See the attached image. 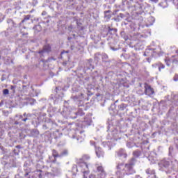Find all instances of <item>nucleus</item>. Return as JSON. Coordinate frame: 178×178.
<instances>
[{"mask_svg":"<svg viewBox=\"0 0 178 178\" xmlns=\"http://www.w3.org/2000/svg\"><path fill=\"white\" fill-rule=\"evenodd\" d=\"M137 160L136 158H132L128 164L124 165L123 163H119L117 165L116 175L118 177L122 178L126 175H134L136 170L133 167L136 165Z\"/></svg>","mask_w":178,"mask_h":178,"instance_id":"f257e3e1","label":"nucleus"},{"mask_svg":"<svg viewBox=\"0 0 178 178\" xmlns=\"http://www.w3.org/2000/svg\"><path fill=\"white\" fill-rule=\"evenodd\" d=\"M90 156L88 154H85L82 156L81 162L78 164V167L74 166L73 169L76 168V172H79V170H81L82 173H83V178H87V176H88V173H90V171L88 170V164L86 162L87 161H90Z\"/></svg>","mask_w":178,"mask_h":178,"instance_id":"f03ea898","label":"nucleus"},{"mask_svg":"<svg viewBox=\"0 0 178 178\" xmlns=\"http://www.w3.org/2000/svg\"><path fill=\"white\" fill-rule=\"evenodd\" d=\"M133 1L131 0H122V5L126 6L127 8L137 13V15L141 13L143 10V6L139 3L133 4Z\"/></svg>","mask_w":178,"mask_h":178,"instance_id":"7ed1b4c3","label":"nucleus"},{"mask_svg":"<svg viewBox=\"0 0 178 178\" xmlns=\"http://www.w3.org/2000/svg\"><path fill=\"white\" fill-rule=\"evenodd\" d=\"M159 165L161 168V170L166 172V173H169L172 169L171 165L172 162H170L169 160L163 159L160 161Z\"/></svg>","mask_w":178,"mask_h":178,"instance_id":"20e7f679","label":"nucleus"},{"mask_svg":"<svg viewBox=\"0 0 178 178\" xmlns=\"http://www.w3.org/2000/svg\"><path fill=\"white\" fill-rule=\"evenodd\" d=\"M165 63L168 66H172V65L178 64V54L172 56L171 57H167L165 58Z\"/></svg>","mask_w":178,"mask_h":178,"instance_id":"39448f33","label":"nucleus"},{"mask_svg":"<svg viewBox=\"0 0 178 178\" xmlns=\"http://www.w3.org/2000/svg\"><path fill=\"white\" fill-rule=\"evenodd\" d=\"M52 172H47L45 175L48 178H54L55 176H58L60 173V169L58 168H53L51 169Z\"/></svg>","mask_w":178,"mask_h":178,"instance_id":"423d86ee","label":"nucleus"},{"mask_svg":"<svg viewBox=\"0 0 178 178\" xmlns=\"http://www.w3.org/2000/svg\"><path fill=\"white\" fill-rule=\"evenodd\" d=\"M17 118H18V119L19 120H22V122H27V120H29V118H31V114L30 113H24L23 114V115H17Z\"/></svg>","mask_w":178,"mask_h":178,"instance_id":"0eeeda50","label":"nucleus"},{"mask_svg":"<svg viewBox=\"0 0 178 178\" xmlns=\"http://www.w3.org/2000/svg\"><path fill=\"white\" fill-rule=\"evenodd\" d=\"M155 49H147L144 53V56H155Z\"/></svg>","mask_w":178,"mask_h":178,"instance_id":"6e6552de","label":"nucleus"},{"mask_svg":"<svg viewBox=\"0 0 178 178\" xmlns=\"http://www.w3.org/2000/svg\"><path fill=\"white\" fill-rule=\"evenodd\" d=\"M145 90L146 95H152L154 94V89L148 84L145 85Z\"/></svg>","mask_w":178,"mask_h":178,"instance_id":"1a4fd4ad","label":"nucleus"},{"mask_svg":"<svg viewBox=\"0 0 178 178\" xmlns=\"http://www.w3.org/2000/svg\"><path fill=\"white\" fill-rule=\"evenodd\" d=\"M146 173L147 175V178H155V170L148 168L146 170Z\"/></svg>","mask_w":178,"mask_h":178,"instance_id":"9d476101","label":"nucleus"},{"mask_svg":"<svg viewBox=\"0 0 178 178\" xmlns=\"http://www.w3.org/2000/svg\"><path fill=\"white\" fill-rule=\"evenodd\" d=\"M95 152L97 158H104V151L101 147H97L95 149Z\"/></svg>","mask_w":178,"mask_h":178,"instance_id":"9b49d317","label":"nucleus"},{"mask_svg":"<svg viewBox=\"0 0 178 178\" xmlns=\"http://www.w3.org/2000/svg\"><path fill=\"white\" fill-rule=\"evenodd\" d=\"M51 51V47L49 45H45L43 48V50L39 51L40 55H43L44 54H48V52Z\"/></svg>","mask_w":178,"mask_h":178,"instance_id":"f8f14e48","label":"nucleus"},{"mask_svg":"<svg viewBox=\"0 0 178 178\" xmlns=\"http://www.w3.org/2000/svg\"><path fill=\"white\" fill-rule=\"evenodd\" d=\"M98 175H100L101 178H105V171H104V168L102 166L97 167Z\"/></svg>","mask_w":178,"mask_h":178,"instance_id":"ddd939ff","label":"nucleus"},{"mask_svg":"<svg viewBox=\"0 0 178 178\" xmlns=\"http://www.w3.org/2000/svg\"><path fill=\"white\" fill-rule=\"evenodd\" d=\"M152 67H158L159 72H161V69H165V66L161 63L153 64Z\"/></svg>","mask_w":178,"mask_h":178,"instance_id":"4468645a","label":"nucleus"},{"mask_svg":"<svg viewBox=\"0 0 178 178\" xmlns=\"http://www.w3.org/2000/svg\"><path fill=\"white\" fill-rule=\"evenodd\" d=\"M147 22H149V24H146L147 27H148V26H152V24L155 23V18L154 17H149L147 18Z\"/></svg>","mask_w":178,"mask_h":178,"instance_id":"2eb2a0df","label":"nucleus"},{"mask_svg":"<svg viewBox=\"0 0 178 178\" xmlns=\"http://www.w3.org/2000/svg\"><path fill=\"white\" fill-rule=\"evenodd\" d=\"M118 156H124V158L127 157V154L124 152V149H120L118 152Z\"/></svg>","mask_w":178,"mask_h":178,"instance_id":"dca6fc26","label":"nucleus"},{"mask_svg":"<svg viewBox=\"0 0 178 178\" xmlns=\"http://www.w3.org/2000/svg\"><path fill=\"white\" fill-rule=\"evenodd\" d=\"M103 145L104 147H108V149H111V147H113V144H112V141L104 142Z\"/></svg>","mask_w":178,"mask_h":178,"instance_id":"f3484780","label":"nucleus"},{"mask_svg":"<svg viewBox=\"0 0 178 178\" xmlns=\"http://www.w3.org/2000/svg\"><path fill=\"white\" fill-rule=\"evenodd\" d=\"M40 134V131L38 129H33L31 131V135L32 137H38V136Z\"/></svg>","mask_w":178,"mask_h":178,"instance_id":"a211bd4d","label":"nucleus"},{"mask_svg":"<svg viewBox=\"0 0 178 178\" xmlns=\"http://www.w3.org/2000/svg\"><path fill=\"white\" fill-rule=\"evenodd\" d=\"M133 155L135 158H138L141 155V152L136 150L134 152Z\"/></svg>","mask_w":178,"mask_h":178,"instance_id":"6ab92c4d","label":"nucleus"},{"mask_svg":"<svg viewBox=\"0 0 178 178\" xmlns=\"http://www.w3.org/2000/svg\"><path fill=\"white\" fill-rule=\"evenodd\" d=\"M84 136H80V135H79L76 138V141L77 143H83V141H84Z\"/></svg>","mask_w":178,"mask_h":178,"instance_id":"aec40b11","label":"nucleus"},{"mask_svg":"<svg viewBox=\"0 0 178 178\" xmlns=\"http://www.w3.org/2000/svg\"><path fill=\"white\" fill-rule=\"evenodd\" d=\"M52 154H53V156H54V158H59L60 157V154H58V152H56V150L54 149L52 151Z\"/></svg>","mask_w":178,"mask_h":178,"instance_id":"412c9836","label":"nucleus"},{"mask_svg":"<svg viewBox=\"0 0 178 178\" xmlns=\"http://www.w3.org/2000/svg\"><path fill=\"white\" fill-rule=\"evenodd\" d=\"M68 152L67 150H64L60 154V156H66V155H67Z\"/></svg>","mask_w":178,"mask_h":178,"instance_id":"4be33fe9","label":"nucleus"},{"mask_svg":"<svg viewBox=\"0 0 178 178\" xmlns=\"http://www.w3.org/2000/svg\"><path fill=\"white\" fill-rule=\"evenodd\" d=\"M101 56H102L103 60H106V59H108V55H106V54H102L101 55Z\"/></svg>","mask_w":178,"mask_h":178,"instance_id":"5701e85b","label":"nucleus"},{"mask_svg":"<svg viewBox=\"0 0 178 178\" xmlns=\"http://www.w3.org/2000/svg\"><path fill=\"white\" fill-rule=\"evenodd\" d=\"M3 95H8V94H9V90H8V89H4V90H3Z\"/></svg>","mask_w":178,"mask_h":178,"instance_id":"b1692460","label":"nucleus"},{"mask_svg":"<svg viewBox=\"0 0 178 178\" xmlns=\"http://www.w3.org/2000/svg\"><path fill=\"white\" fill-rule=\"evenodd\" d=\"M166 1H164V2H162V3H160V6H162V8H166V6H165V5H166Z\"/></svg>","mask_w":178,"mask_h":178,"instance_id":"393cba45","label":"nucleus"},{"mask_svg":"<svg viewBox=\"0 0 178 178\" xmlns=\"http://www.w3.org/2000/svg\"><path fill=\"white\" fill-rule=\"evenodd\" d=\"M25 20H30V15H26L24 20H22V23H24Z\"/></svg>","mask_w":178,"mask_h":178,"instance_id":"a878e982","label":"nucleus"},{"mask_svg":"<svg viewBox=\"0 0 178 178\" xmlns=\"http://www.w3.org/2000/svg\"><path fill=\"white\" fill-rule=\"evenodd\" d=\"M78 116H83L84 115V113H83L82 111H79V112L76 113Z\"/></svg>","mask_w":178,"mask_h":178,"instance_id":"bb28decb","label":"nucleus"},{"mask_svg":"<svg viewBox=\"0 0 178 178\" xmlns=\"http://www.w3.org/2000/svg\"><path fill=\"white\" fill-rule=\"evenodd\" d=\"M174 81H178V74H176L173 78Z\"/></svg>","mask_w":178,"mask_h":178,"instance_id":"cd10ccee","label":"nucleus"},{"mask_svg":"<svg viewBox=\"0 0 178 178\" xmlns=\"http://www.w3.org/2000/svg\"><path fill=\"white\" fill-rule=\"evenodd\" d=\"M10 90H11L13 92H15V86H10Z\"/></svg>","mask_w":178,"mask_h":178,"instance_id":"c85d7f7f","label":"nucleus"},{"mask_svg":"<svg viewBox=\"0 0 178 178\" xmlns=\"http://www.w3.org/2000/svg\"><path fill=\"white\" fill-rule=\"evenodd\" d=\"M152 2H154V3H158L159 0H150Z\"/></svg>","mask_w":178,"mask_h":178,"instance_id":"c756f323","label":"nucleus"},{"mask_svg":"<svg viewBox=\"0 0 178 178\" xmlns=\"http://www.w3.org/2000/svg\"><path fill=\"white\" fill-rule=\"evenodd\" d=\"M45 15H47V12L43 11V12L42 13V16H45Z\"/></svg>","mask_w":178,"mask_h":178,"instance_id":"7c9ffc66","label":"nucleus"},{"mask_svg":"<svg viewBox=\"0 0 178 178\" xmlns=\"http://www.w3.org/2000/svg\"><path fill=\"white\" fill-rule=\"evenodd\" d=\"M169 151H170H170H173V147L170 146L169 147Z\"/></svg>","mask_w":178,"mask_h":178,"instance_id":"2f4dec72","label":"nucleus"},{"mask_svg":"<svg viewBox=\"0 0 178 178\" xmlns=\"http://www.w3.org/2000/svg\"><path fill=\"white\" fill-rule=\"evenodd\" d=\"M90 144H91V145H95V143L92 142V141H90Z\"/></svg>","mask_w":178,"mask_h":178,"instance_id":"473e14b6","label":"nucleus"},{"mask_svg":"<svg viewBox=\"0 0 178 178\" xmlns=\"http://www.w3.org/2000/svg\"><path fill=\"white\" fill-rule=\"evenodd\" d=\"M177 9H178V3L176 4Z\"/></svg>","mask_w":178,"mask_h":178,"instance_id":"72a5a7b5","label":"nucleus"},{"mask_svg":"<svg viewBox=\"0 0 178 178\" xmlns=\"http://www.w3.org/2000/svg\"><path fill=\"white\" fill-rule=\"evenodd\" d=\"M121 17H123V14H120Z\"/></svg>","mask_w":178,"mask_h":178,"instance_id":"f704fd0d","label":"nucleus"},{"mask_svg":"<svg viewBox=\"0 0 178 178\" xmlns=\"http://www.w3.org/2000/svg\"><path fill=\"white\" fill-rule=\"evenodd\" d=\"M174 3H175V4H176V0H174Z\"/></svg>","mask_w":178,"mask_h":178,"instance_id":"c9c22d12","label":"nucleus"},{"mask_svg":"<svg viewBox=\"0 0 178 178\" xmlns=\"http://www.w3.org/2000/svg\"><path fill=\"white\" fill-rule=\"evenodd\" d=\"M63 65H64V66H65V65H66V63H63Z\"/></svg>","mask_w":178,"mask_h":178,"instance_id":"e433bc0d","label":"nucleus"},{"mask_svg":"<svg viewBox=\"0 0 178 178\" xmlns=\"http://www.w3.org/2000/svg\"><path fill=\"white\" fill-rule=\"evenodd\" d=\"M17 148H20V146H19V145H18V146H17Z\"/></svg>","mask_w":178,"mask_h":178,"instance_id":"4c0bfd02","label":"nucleus"},{"mask_svg":"<svg viewBox=\"0 0 178 178\" xmlns=\"http://www.w3.org/2000/svg\"><path fill=\"white\" fill-rule=\"evenodd\" d=\"M43 127H47V125H43Z\"/></svg>","mask_w":178,"mask_h":178,"instance_id":"58836bf2","label":"nucleus"},{"mask_svg":"<svg viewBox=\"0 0 178 178\" xmlns=\"http://www.w3.org/2000/svg\"><path fill=\"white\" fill-rule=\"evenodd\" d=\"M176 54H178V50L176 51Z\"/></svg>","mask_w":178,"mask_h":178,"instance_id":"ea45409f","label":"nucleus"},{"mask_svg":"<svg viewBox=\"0 0 178 178\" xmlns=\"http://www.w3.org/2000/svg\"><path fill=\"white\" fill-rule=\"evenodd\" d=\"M63 54H65V53H64V52H62V53H61V55H63Z\"/></svg>","mask_w":178,"mask_h":178,"instance_id":"a19ab883","label":"nucleus"},{"mask_svg":"<svg viewBox=\"0 0 178 178\" xmlns=\"http://www.w3.org/2000/svg\"><path fill=\"white\" fill-rule=\"evenodd\" d=\"M177 29H178V22H177Z\"/></svg>","mask_w":178,"mask_h":178,"instance_id":"79ce46f5","label":"nucleus"},{"mask_svg":"<svg viewBox=\"0 0 178 178\" xmlns=\"http://www.w3.org/2000/svg\"><path fill=\"white\" fill-rule=\"evenodd\" d=\"M80 134H83V132H80Z\"/></svg>","mask_w":178,"mask_h":178,"instance_id":"37998d69","label":"nucleus"},{"mask_svg":"<svg viewBox=\"0 0 178 178\" xmlns=\"http://www.w3.org/2000/svg\"><path fill=\"white\" fill-rule=\"evenodd\" d=\"M36 27H40V26H36Z\"/></svg>","mask_w":178,"mask_h":178,"instance_id":"c03bdc74","label":"nucleus"},{"mask_svg":"<svg viewBox=\"0 0 178 178\" xmlns=\"http://www.w3.org/2000/svg\"><path fill=\"white\" fill-rule=\"evenodd\" d=\"M28 175H29V174L26 173V176H27Z\"/></svg>","mask_w":178,"mask_h":178,"instance_id":"a18cd8bd","label":"nucleus"},{"mask_svg":"<svg viewBox=\"0 0 178 178\" xmlns=\"http://www.w3.org/2000/svg\"><path fill=\"white\" fill-rule=\"evenodd\" d=\"M73 138H74V136H73Z\"/></svg>","mask_w":178,"mask_h":178,"instance_id":"49530a36","label":"nucleus"},{"mask_svg":"<svg viewBox=\"0 0 178 178\" xmlns=\"http://www.w3.org/2000/svg\"><path fill=\"white\" fill-rule=\"evenodd\" d=\"M141 1H143V0H140Z\"/></svg>","mask_w":178,"mask_h":178,"instance_id":"de8ad7c7","label":"nucleus"}]
</instances>
